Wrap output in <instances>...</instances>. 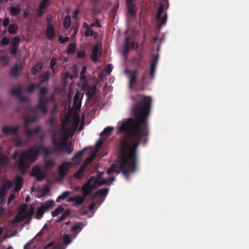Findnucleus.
Wrapping results in <instances>:
<instances>
[{"label":"nucleus","instance_id":"nucleus-1","mask_svg":"<svg viewBox=\"0 0 249 249\" xmlns=\"http://www.w3.org/2000/svg\"><path fill=\"white\" fill-rule=\"evenodd\" d=\"M139 100L132 108L135 120L128 118L119 127V131L125 136L120 140L119 154L116 163L112 164L107 171L110 175L122 172L128 178L131 173L137 168V149L141 143L145 144L148 135L147 120L149 116L152 98L149 96L138 95Z\"/></svg>","mask_w":249,"mask_h":249},{"label":"nucleus","instance_id":"nucleus-2","mask_svg":"<svg viewBox=\"0 0 249 249\" xmlns=\"http://www.w3.org/2000/svg\"><path fill=\"white\" fill-rule=\"evenodd\" d=\"M40 151L43 152L45 156L53 153L52 150L44 145H41L38 148H36L35 146H34L26 151H22L19 155L18 162V169L19 171H25L29 165L36 160Z\"/></svg>","mask_w":249,"mask_h":249},{"label":"nucleus","instance_id":"nucleus-3","mask_svg":"<svg viewBox=\"0 0 249 249\" xmlns=\"http://www.w3.org/2000/svg\"><path fill=\"white\" fill-rule=\"evenodd\" d=\"M49 99H42L38 98V103L35 107L31 109V111L33 114L30 116L24 117L23 120L25 122V125H27L29 123L36 122L38 118L37 114L36 112V108L39 109L43 114L47 112V107L46 105L49 102Z\"/></svg>","mask_w":249,"mask_h":249},{"label":"nucleus","instance_id":"nucleus-4","mask_svg":"<svg viewBox=\"0 0 249 249\" xmlns=\"http://www.w3.org/2000/svg\"><path fill=\"white\" fill-rule=\"evenodd\" d=\"M68 137H63L61 142H58L55 135L52 138V142L54 145L56 150H62L66 152L68 154H71L73 150V144L72 142H67Z\"/></svg>","mask_w":249,"mask_h":249},{"label":"nucleus","instance_id":"nucleus-5","mask_svg":"<svg viewBox=\"0 0 249 249\" xmlns=\"http://www.w3.org/2000/svg\"><path fill=\"white\" fill-rule=\"evenodd\" d=\"M129 75L128 77L129 78V87L130 89L132 88L133 85L136 83L138 82L141 85V90H143L144 89V86L146 85H148L150 84V82L148 80V72L147 71H145L141 78L137 80V71L136 70H134L132 71H129Z\"/></svg>","mask_w":249,"mask_h":249},{"label":"nucleus","instance_id":"nucleus-6","mask_svg":"<svg viewBox=\"0 0 249 249\" xmlns=\"http://www.w3.org/2000/svg\"><path fill=\"white\" fill-rule=\"evenodd\" d=\"M109 183L106 179L97 180V183L95 184V182L89 185V188H81V191L83 193V196L87 197L88 196L91 194L92 191L103 185H108Z\"/></svg>","mask_w":249,"mask_h":249},{"label":"nucleus","instance_id":"nucleus-7","mask_svg":"<svg viewBox=\"0 0 249 249\" xmlns=\"http://www.w3.org/2000/svg\"><path fill=\"white\" fill-rule=\"evenodd\" d=\"M27 205L26 204H23L22 209L18 212V215L22 216L21 220H24L27 218L31 217L35 213V208L33 206H31L30 207V211L27 212L26 211Z\"/></svg>","mask_w":249,"mask_h":249},{"label":"nucleus","instance_id":"nucleus-8","mask_svg":"<svg viewBox=\"0 0 249 249\" xmlns=\"http://www.w3.org/2000/svg\"><path fill=\"white\" fill-rule=\"evenodd\" d=\"M102 53V48H100L98 44H95L91 51V60L94 62H97V61H99L101 56Z\"/></svg>","mask_w":249,"mask_h":249},{"label":"nucleus","instance_id":"nucleus-9","mask_svg":"<svg viewBox=\"0 0 249 249\" xmlns=\"http://www.w3.org/2000/svg\"><path fill=\"white\" fill-rule=\"evenodd\" d=\"M30 176L33 177H36L38 181H41L45 178L44 174L42 172L40 167L36 166L32 168L30 173Z\"/></svg>","mask_w":249,"mask_h":249},{"label":"nucleus","instance_id":"nucleus-10","mask_svg":"<svg viewBox=\"0 0 249 249\" xmlns=\"http://www.w3.org/2000/svg\"><path fill=\"white\" fill-rule=\"evenodd\" d=\"M103 172L98 171L95 176L91 177L82 186L81 188L85 189V188H89V185L94 182L95 184L97 183V180H99L104 175Z\"/></svg>","mask_w":249,"mask_h":249},{"label":"nucleus","instance_id":"nucleus-11","mask_svg":"<svg viewBox=\"0 0 249 249\" xmlns=\"http://www.w3.org/2000/svg\"><path fill=\"white\" fill-rule=\"evenodd\" d=\"M20 126L17 125L14 127L5 126L2 127L1 131L4 135L15 136L18 133Z\"/></svg>","mask_w":249,"mask_h":249},{"label":"nucleus","instance_id":"nucleus-12","mask_svg":"<svg viewBox=\"0 0 249 249\" xmlns=\"http://www.w3.org/2000/svg\"><path fill=\"white\" fill-rule=\"evenodd\" d=\"M82 97L79 91H77L73 97V108L76 110L78 111L80 109L82 103Z\"/></svg>","mask_w":249,"mask_h":249},{"label":"nucleus","instance_id":"nucleus-13","mask_svg":"<svg viewBox=\"0 0 249 249\" xmlns=\"http://www.w3.org/2000/svg\"><path fill=\"white\" fill-rule=\"evenodd\" d=\"M70 162L64 161L58 167V173L61 177H63L68 174V170L71 165Z\"/></svg>","mask_w":249,"mask_h":249},{"label":"nucleus","instance_id":"nucleus-14","mask_svg":"<svg viewBox=\"0 0 249 249\" xmlns=\"http://www.w3.org/2000/svg\"><path fill=\"white\" fill-rule=\"evenodd\" d=\"M159 59V56L157 55L151 60V65L150 67L149 76L151 79H153L155 76L156 68L157 62Z\"/></svg>","mask_w":249,"mask_h":249},{"label":"nucleus","instance_id":"nucleus-15","mask_svg":"<svg viewBox=\"0 0 249 249\" xmlns=\"http://www.w3.org/2000/svg\"><path fill=\"white\" fill-rule=\"evenodd\" d=\"M14 181L15 183V187L14 190L15 192L17 193L20 191L24 181L23 178L19 176H17Z\"/></svg>","mask_w":249,"mask_h":249},{"label":"nucleus","instance_id":"nucleus-16","mask_svg":"<svg viewBox=\"0 0 249 249\" xmlns=\"http://www.w3.org/2000/svg\"><path fill=\"white\" fill-rule=\"evenodd\" d=\"M136 0H125L128 13L131 16H133L136 14L134 11V7L135 6V2Z\"/></svg>","mask_w":249,"mask_h":249},{"label":"nucleus","instance_id":"nucleus-17","mask_svg":"<svg viewBox=\"0 0 249 249\" xmlns=\"http://www.w3.org/2000/svg\"><path fill=\"white\" fill-rule=\"evenodd\" d=\"M96 89V86L94 85H89L87 87V89H85V90L86 91V95L88 98H92L94 96Z\"/></svg>","mask_w":249,"mask_h":249},{"label":"nucleus","instance_id":"nucleus-18","mask_svg":"<svg viewBox=\"0 0 249 249\" xmlns=\"http://www.w3.org/2000/svg\"><path fill=\"white\" fill-rule=\"evenodd\" d=\"M55 36V28L53 26H47L46 30V36L47 38L49 40L53 39Z\"/></svg>","mask_w":249,"mask_h":249},{"label":"nucleus","instance_id":"nucleus-19","mask_svg":"<svg viewBox=\"0 0 249 249\" xmlns=\"http://www.w3.org/2000/svg\"><path fill=\"white\" fill-rule=\"evenodd\" d=\"M22 69V65H18V64H15L14 66L11 69L10 74V75L14 76L15 77H17L18 76L19 72Z\"/></svg>","mask_w":249,"mask_h":249},{"label":"nucleus","instance_id":"nucleus-20","mask_svg":"<svg viewBox=\"0 0 249 249\" xmlns=\"http://www.w3.org/2000/svg\"><path fill=\"white\" fill-rule=\"evenodd\" d=\"M86 165L82 164L78 171L73 175V177L77 179H80L83 178V173L85 171Z\"/></svg>","mask_w":249,"mask_h":249},{"label":"nucleus","instance_id":"nucleus-21","mask_svg":"<svg viewBox=\"0 0 249 249\" xmlns=\"http://www.w3.org/2000/svg\"><path fill=\"white\" fill-rule=\"evenodd\" d=\"M9 11L11 16L12 17H16L19 15L21 11L20 6L18 5L17 7L11 6L9 8Z\"/></svg>","mask_w":249,"mask_h":249},{"label":"nucleus","instance_id":"nucleus-22","mask_svg":"<svg viewBox=\"0 0 249 249\" xmlns=\"http://www.w3.org/2000/svg\"><path fill=\"white\" fill-rule=\"evenodd\" d=\"M9 162V160L6 155L0 152V168L6 165Z\"/></svg>","mask_w":249,"mask_h":249},{"label":"nucleus","instance_id":"nucleus-23","mask_svg":"<svg viewBox=\"0 0 249 249\" xmlns=\"http://www.w3.org/2000/svg\"><path fill=\"white\" fill-rule=\"evenodd\" d=\"M108 191L109 189L107 188H102L97 190L95 193H94V196H97L99 197H103L107 195Z\"/></svg>","mask_w":249,"mask_h":249},{"label":"nucleus","instance_id":"nucleus-24","mask_svg":"<svg viewBox=\"0 0 249 249\" xmlns=\"http://www.w3.org/2000/svg\"><path fill=\"white\" fill-rule=\"evenodd\" d=\"M82 228L83 224L81 222H78L73 225L71 230L74 233H78L82 230Z\"/></svg>","mask_w":249,"mask_h":249},{"label":"nucleus","instance_id":"nucleus-25","mask_svg":"<svg viewBox=\"0 0 249 249\" xmlns=\"http://www.w3.org/2000/svg\"><path fill=\"white\" fill-rule=\"evenodd\" d=\"M12 182L11 180L6 179L3 181L0 187L5 189V190L8 191L12 187Z\"/></svg>","mask_w":249,"mask_h":249},{"label":"nucleus","instance_id":"nucleus-26","mask_svg":"<svg viewBox=\"0 0 249 249\" xmlns=\"http://www.w3.org/2000/svg\"><path fill=\"white\" fill-rule=\"evenodd\" d=\"M129 52V38L127 37L125 39L124 46L123 47V53L124 55H127Z\"/></svg>","mask_w":249,"mask_h":249},{"label":"nucleus","instance_id":"nucleus-27","mask_svg":"<svg viewBox=\"0 0 249 249\" xmlns=\"http://www.w3.org/2000/svg\"><path fill=\"white\" fill-rule=\"evenodd\" d=\"M46 211L47 212L49 210L53 209L54 206V202L53 200H49L45 202V204L42 206Z\"/></svg>","mask_w":249,"mask_h":249},{"label":"nucleus","instance_id":"nucleus-28","mask_svg":"<svg viewBox=\"0 0 249 249\" xmlns=\"http://www.w3.org/2000/svg\"><path fill=\"white\" fill-rule=\"evenodd\" d=\"M40 84H42L45 82H48L50 79V74L48 71H46L40 75Z\"/></svg>","mask_w":249,"mask_h":249},{"label":"nucleus","instance_id":"nucleus-29","mask_svg":"<svg viewBox=\"0 0 249 249\" xmlns=\"http://www.w3.org/2000/svg\"><path fill=\"white\" fill-rule=\"evenodd\" d=\"M46 210L43 208V207L41 206L38 208L36 211V218L37 219H41L43 216L44 213L46 212Z\"/></svg>","mask_w":249,"mask_h":249},{"label":"nucleus","instance_id":"nucleus-30","mask_svg":"<svg viewBox=\"0 0 249 249\" xmlns=\"http://www.w3.org/2000/svg\"><path fill=\"white\" fill-rule=\"evenodd\" d=\"M7 191L0 187V205H2L4 203V196L7 193Z\"/></svg>","mask_w":249,"mask_h":249},{"label":"nucleus","instance_id":"nucleus-31","mask_svg":"<svg viewBox=\"0 0 249 249\" xmlns=\"http://www.w3.org/2000/svg\"><path fill=\"white\" fill-rule=\"evenodd\" d=\"M164 5L162 3H160L156 15V18L157 20H159L160 19V17L164 11Z\"/></svg>","mask_w":249,"mask_h":249},{"label":"nucleus","instance_id":"nucleus-32","mask_svg":"<svg viewBox=\"0 0 249 249\" xmlns=\"http://www.w3.org/2000/svg\"><path fill=\"white\" fill-rule=\"evenodd\" d=\"M42 64L40 63H37L32 68L31 71L32 74L34 75L36 74L42 69Z\"/></svg>","mask_w":249,"mask_h":249},{"label":"nucleus","instance_id":"nucleus-33","mask_svg":"<svg viewBox=\"0 0 249 249\" xmlns=\"http://www.w3.org/2000/svg\"><path fill=\"white\" fill-rule=\"evenodd\" d=\"M113 130V128L111 126H107L106 127L104 130L100 133V137H102L103 136H109L111 132Z\"/></svg>","mask_w":249,"mask_h":249},{"label":"nucleus","instance_id":"nucleus-34","mask_svg":"<svg viewBox=\"0 0 249 249\" xmlns=\"http://www.w3.org/2000/svg\"><path fill=\"white\" fill-rule=\"evenodd\" d=\"M48 89L47 88H42L40 89L39 94L38 98H41L42 99H48L46 97V95L47 93Z\"/></svg>","mask_w":249,"mask_h":249},{"label":"nucleus","instance_id":"nucleus-35","mask_svg":"<svg viewBox=\"0 0 249 249\" xmlns=\"http://www.w3.org/2000/svg\"><path fill=\"white\" fill-rule=\"evenodd\" d=\"M51 2V0H42L39 8L40 9H45L47 8H48L49 5Z\"/></svg>","mask_w":249,"mask_h":249},{"label":"nucleus","instance_id":"nucleus-36","mask_svg":"<svg viewBox=\"0 0 249 249\" xmlns=\"http://www.w3.org/2000/svg\"><path fill=\"white\" fill-rule=\"evenodd\" d=\"M76 48L75 43H71L67 47V53L69 54H72L75 53Z\"/></svg>","mask_w":249,"mask_h":249},{"label":"nucleus","instance_id":"nucleus-37","mask_svg":"<svg viewBox=\"0 0 249 249\" xmlns=\"http://www.w3.org/2000/svg\"><path fill=\"white\" fill-rule=\"evenodd\" d=\"M17 30L18 27L16 24H11L8 27V31L10 34H15Z\"/></svg>","mask_w":249,"mask_h":249},{"label":"nucleus","instance_id":"nucleus-38","mask_svg":"<svg viewBox=\"0 0 249 249\" xmlns=\"http://www.w3.org/2000/svg\"><path fill=\"white\" fill-rule=\"evenodd\" d=\"M85 151V148H84L82 150L78 151L73 156V159H76L78 163L81 161V157L83 153Z\"/></svg>","mask_w":249,"mask_h":249},{"label":"nucleus","instance_id":"nucleus-39","mask_svg":"<svg viewBox=\"0 0 249 249\" xmlns=\"http://www.w3.org/2000/svg\"><path fill=\"white\" fill-rule=\"evenodd\" d=\"M69 191H65L63 192L56 199V202H59L61 200H63L66 199L70 195Z\"/></svg>","mask_w":249,"mask_h":249},{"label":"nucleus","instance_id":"nucleus-40","mask_svg":"<svg viewBox=\"0 0 249 249\" xmlns=\"http://www.w3.org/2000/svg\"><path fill=\"white\" fill-rule=\"evenodd\" d=\"M64 27L66 29H68L71 24V18L69 16L66 17L63 22Z\"/></svg>","mask_w":249,"mask_h":249},{"label":"nucleus","instance_id":"nucleus-41","mask_svg":"<svg viewBox=\"0 0 249 249\" xmlns=\"http://www.w3.org/2000/svg\"><path fill=\"white\" fill-rule=\"evenodd\" d=\"M64 210L63 207L59 206L54 211L52 212V215L53 217L57 216L60 213H62Z\"/></svg>","mask_w":249,"mask_h":249},{"label":"nucleus","instance_id":"nucleus-42","mask_svg":"<svg viewBox=\"0 0 249 249\" xmlns=\"http://www.w3.org/2000/svg\"><path fill=\"white\" fill-rule=\"evenodd\" d=\"M85 197L84 196V198H83L79 195H76L75 199V206L81 205L84 201Z\"/></svg>","mask_w":249,"mask_h":249},{"label":"nucleus","instance_id":"nucleus-43","mask_svg":"<svg viewBox=\"0 0 249 249\" xmlns=\"http://www.w3.org/2000/svg\"><path fill=\"white\" fill-rule=\"evenodd\" d=\"M22 89L20 87H18L16 89H11V93L17 96H19L21 95Z\"/></svg>","mask_w":249,"mask_h":249},{"label":"nucleus","instance_id":"nucleus-44","mask_svg":"<svg viewBox=\"0 0 249 249\" xmlns=\"http://www.w3.org/2000/svg\"><path fill=\"white\" fill-rule=\"evenodd\" d=\"M167 18V14L165 13L164 16L162 17H161L160 19L159 20H158L159 22V26L160 27H161L165 24Z\"/></svg>","mask_w":249,"mask_h":249},{"label":"nucleus","instance_id":"nucleus-45","mask_svg":"<svg viewBox=\"0 0 249 249\" xmlns=\"http://www.w3.org/2000/svg\"><path fill=\"white\" fill-rule=\"evenodd\" d=\"M20 38L18 36L14 37L12 41V46L18 47L19 44Z\"/></svg>","mask_w":249,"mask_h":249},{"label":"nucleus","instance_id":"nucleus-46","mask_svg":"<svg viewBox=\"0 0 249 249\" xmlns=\"http://www.w3.org/2000/svg\"><path fill=\"white\" fill-rule=\"evenodd\" d=\"M44 249H59L58 245L54 244V242H51L44 247Z\"/></svg>","mask_w":249,"mask_h":249},{"label":"nucleus","instance_id":"nucleus-47","mask_svg":"<svg viewBox=\"0 0 249 249\" xmlns=\"http://www.w3.org/2000/svg\"><path fill=\"white\" fill-rule=\"evenodd\" d=\"M55 165V162L52 160H48L45 162L44 164V168H52Z\"/></svg>","mask_w":249,"mask_h":249},{"label":"nucleus","instance_id":"nucleus-48","mask_svg":"<svg viewBox=\"0 0 249 249\" xmlns=\"http://www.w3.org/2000/svg\"><path fill=\"white\" fill-rule=\"evenodd\" d=\"M71 211L69 209L66 210L60 216V220H64L65 219L70 216Z\"/></svg>","mask_w":249,"mask_h":249},{"label":"nucleus","instance_id":"nucleus-49","mask_svg":"<svg viewBox=\"0 0 249 249\" xmlns=\"http://www.w3.org/2000/svg\"><path fill=\"white\" fill-rule=\"evenodd\" d=\"M53 17L52 15H49L46 17L47 26H53Z\"/></svg>","mask_w":249,"mask_h":249},{"label":"nucleus","instance_id":"nucleus-50","mask_svg":"<svg viewBox=\"0 0 249 249\" xmlns=\"http://www.w3.org/2000/svg\"><path fill=\"white\" fill-rule=\"evenodd\" d=\"M87 72V66H83L82 67L81 71L80 72V79L82 80H85L86 79V73Z\"/></svg>","mask_w":249,"mask_h":249},{"label":"nucleus","instance_id":"nucleus-51","mask_svg":"<svg viewBox=\"0 0 249 249\" xmlns=\"http://www.w3.org/2000/svg\"><path fill=\"white\" fill-rule=\"evenodd\" d=\"M10 40L6 36L3 37L0 42V45L2 46L8 45L9 44Z\"/></svg>","mask_w":249,"mask_h":249},{"label":"nucleus","instance_id":"nucleus-52","mask_svg":"<svg viewBox=\"0 0 249 249\" xmlns=\"http://www.w3.org/2000/svg\"><path fill=\"white\" fill-rule=\"evenodd\" d=\"M63 242L65 245H69L71 242V239L68 234H64L63 236Z\"/></svg>","mask_w":249,"mask_h":249},{"label":"nucleus","instance_id":"nucleus-53","mask_svg":"<svg viewBox=\"0 0 249 249\" xmlns=\"http://www.w3.org/2000/svg\"><path fill=\"white\" fill-rule=\"evenodd\" d=\"M73 122L74 125L77 127L79 123L80 117L78 114H75L73 116Z\"/></svg>","mask_w":249,"mask_h":249},{"label":"nucleus","instance_id":"nucleus-54","mask_svg":"<svg viewBox=\"0 0 249 249\" xmlns=\"http://www.w3.org/2000/svg\"><path fill=\"white\" fill-rule=\"evenodd\" d=\"M15 144L16 147H20L23 145V141L19 138H16L15 141Z\"/></svg>","mask_w":249,"mask_h":249},{"label":"nucleus","instance_id":"nucleus-55","mask_svg":"<svg viewBox=\"0 0 249 249\" xmlns=\"http://www.w3.org/2000/svg\"><path fill=\"white\" fill-rule=\"evenodd\" d=\"M112 70V67L111 64H108L107 65V67L104 70L105 75H107L108 74H109L111 72Z\"/></svg>","mask_w":249,"mask_h":249},{"label":"nucleus","instance_id":"nucleus-56","mask_svg":"<svg viewBox=\"0 0 249 249\" xmlns=\"http://www.w3.org/2000/svg\"><path fill=\"white\" fill-rule=\"evenodd\" d=\"M58 40L60 43H64L69 40V38L68 37H63L62 35H60L59 36Z\"/></svg>","mask_w":249,"mask_h":249},{"label":"nucleus","instance_id":"nucleus-57","mask_svg":"<svg viewBox=\"0 0 249 249\" xmlns=\"http://www.w3.org/2000/svg\"><path fill=\"white\" fill-rule=\"evenodd\" d=\"M77 57L79 58H84L86 56V52L85 50H82L78 52L77 53Z\"/></svg>","mask_w":249,"mask_h":249},{"label":"nucleus","instance_id":"nucleus-58","mask_svg":"<svg viewBox=\"0 0 249 249\" xmlns=\"http://www.w3.org/2000/svg\"><path fill=\"white\" fill-rule=\"evenodd\" d=\"M40 129L41 128L40 126H37L33 129H30V130L31 131L33 135H34L35 134H38L40 132Z\"/></svg>","mask_w":249,"mask_h":249},{"label":"nucleus","instance_id":"nucleus-59","mask_svg":"<svg viewBox=\"0 0 249 249\" xmlns=\"http://www.w3.org/2000/svg\"><path fill=\"white\" fill-rule=\"evenodd\" d=\"M40 129L41 128L40 126H37L33 129H30V130L31 131L33 135H34L35 134H38L40 132Z\"/></svg>","mask_w":249,"mask_h":249},{"label":"nucleus","instance_id":"nucleus-60","mask_svg":"<svg viewBox=\"0 0 249 249\" xmlns=\"http://www.w3.org/2000/svg\"><path fill=\"white\" fill-rule=\"evenodd\" d=\"M36 88V84H32L28 87L27 92L29 93H32L34 89Z\"/></svg>","mask_w":249,"mask_h":249},{"label":"nucleus","instance_id":"nucleus-61","mask_svg":"<svg viewBox=\"0 0 249 249\" xmlns=\"http://www.w3.org/2000/svg\"><path fill=\"white\" fill-rule=\"evenodd\" d=\"M18 51V47H12L11 49H10V53L12 55H15L17 54Z\"/></svg>","mask_w":249,"mask_h":249},{"label":"nucleus","instance_id":"nucleus-62","mask_svg":"<svg viewBox=\"0 0 249 249\" xmlns=\"http://www.w3.org/2000/svg\"><path fill=\"white\" fill-rule=\"evenodd\" d=\"M56 61L54 58L51 59L50 61V69L53 70L54 66L55 65Z\"/></svg>","mask_w":249,"mask_h":249},{"label":"nucleus","instance_id":"nucleus-63","mask_svg":"<svg viewBox=\"0 0 249 249\" xmlns=\"http://www.w3.org/2000/svg\"><path fill=\"white\" fill-rule=\"evenodd\" d=\"M102 145V141L101 140H98L96 143V148L97 150L100 149Z\"/></svg>","mask_w":249,"mask_h":249},{"label":"nucleus","instance_id":"nucleus-64","mask_svg":"<svg viewBox=\"0 0 249 249\" xmlns=\"http://www.w3.org/2000/svg\"><path fill=\"white\" fill-rule=\"evenodd\" d=\"M9 23V19L8 18H5L2 22V25L4 27H6Z\"/></svg>","mask_w":249,"mask_h":249}]
</instances>
